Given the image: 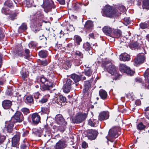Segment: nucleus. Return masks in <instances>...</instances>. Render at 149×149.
Instances as JSON below:
<instances>
[{"instance_id": "nucleus-1", "label": "nucleus", "mask_w": 149, "mask_h": 149, "mask_svg": "<svg viewBox=\"0 0 149 149\" xmlns=\"http://www.w3.org/2000/svg\"><path fill=\"white\" fill-rule=\"evenodd\" d=\"M120 129L118 127H113L109 131L108 135L106 137L108 141L113 142L114 139L117 137L120 134Z\"/></svg>"}, {"instance_id": "nucleus-2", "label": "nucleus", "mask_w": 149, "mask_h": 149, "mask_svg": "<svg viewBox=\"0 0 149 149\" xmlns=\"http://www.w3.org/2000/svg\"><path fill=\"white\" fill-rule=\"evenodd\" d=\"M33 19L36 21V23L37 24L36 27L38 28L37 29L35 27V31H38L40 30V26H42V24L43 22L44 19L43 15L42 14L40 11H38L34 15Z\"/></svg>"}, {"instance_id": "nucleus-3", "label": "nucleus", "mask_w": 149, "mask_h": 149, "mask_svg": "<svg viewBox=\"0 0 149 149\" xmlns=\"http://www.w3.org/2000/svg\"><path fill=\"white\" fill-rule=\"evenodd\" d=\"M102 15L104 16L111 17L114 15L118 16V14L114 10L113 8L109 5H106L104 7Z\"/></svg>"}, {"instance_id": "nucleus-4", "label": "nucleus", "mask_w": 149, "mask_h": 149, "mask_svg": "<svg viewBox=\"0 0 149 149\" xmlns=\"http://www.w3.org/2000/svg\"><path fill=\"white\" fill-rule=\"evenodd\" d=\"M43 4L42 5L45 10L47 11H50L54 3L52 0H43Z\"/></svg>"}, {"instance_id": "nucleus-5", "label": "nucleus", "mask_w": 149, "mask_h": 149, "mask_svg": "<svg viewBox=\"0 0 149 149\" xmlns=\"http://www.w3.org/2000/svg\"><path fill=\"white\" fill-rule=\"evenodd\" d=\"M120 70L121 72H125L130 75H132L134 72V71L132 70L130 68L124 64H120Z\"/></svg>"}, {"instance_id": "nucleus-6", "label": "nucleus", "mask_w": 149, "mask_h": 149, "mask_svg": "<svg viewBox=\"0 0 149 149\" xmlns=\"http://www.w3.org/2000/svg\"><path fill=\"white\" fill-rule=\"evenodd\" d=\"M143 52L139 54L134 60V63L136 65L143 63L145 60V56Z\"/></svg>"}, {"instance_id": "nucleus-7", "label": "nucleus", "mask_w": 149, "mask_h": 149, "mask_svg": "<svg viewBox=\"0 0 149 149\" xmlns=\"http://www.w3.org/2000/svg\"><path fill=\"white\" fill-rule=\"evenodd\" d=\"M15 119L14 121L17 122H22L24 120V118L22 114L20 112H17L15 113L13 117L11 118V120L12 121Z\"/></svg>"}, {"instance_id": "nucleus-8", "label": "nucleus", "mask_w": 149, "mask_h": 149, "mask_svg": "<svg viewBox=\"0 0 149 149\" xmlns=\"http://www.w3.org/2000/svg\"><path fill=\"white\" fill-rule=\"evenodd\" d=\"M87 117V114L86 113H80L75 117L74 121L76 123H81L86 119Z\"/></svg>"}, {"instance_id": "nucleus-9", "label": "nucleus", "mask_w": 149, "mask_h": 149, "mask_svg": "<svg viewBox=\"0 0 149 149\" xmlns=\"http://www.w3.org/2000/svg\"><path fill=\"white\" fill-rule=\"evenodd\" d=\"M14 123L11 120L9 121H6L5 122V125L4 131H6L8 132H12L13 127Z\"/></svg>"}, {"instance_id": "nucleus-10", "label": "nucleus", "mask_w": 149, "mask_h": 149, "mask_svg": "<svg viewBox=\"0 0 149 149\" xmlns=\"http://www.w3.org/2000/svg\"><path fill=\"white\" fill-rule=\"evenodd\" d=\"M56 121L57 123L61 125L65 126L67 125V122L61 115H58L56 117Z\"/></svg>"}, {"instance_id": "nucleus-11", "label": "nucleus", "mask_w": 149, "mask_h": 149, "mask_svg": "<svg viewBox=\"0 0 149 149\" xmlns=\"http://www.w3.org/2000/svg\"><path fill=\"white\" fill-rule=\"evenodd\" d=\"M109 113L108 111H103L100 113L99 116V120L100 121L105 120L108 119Z\"/></svg>"}, {"instance_id": "nucleus-12", "label": "nucleus", "mask_w": 149, "mask_h": 149, "mask_svg": "<svg viewBox=\"0 0 149 149\" xmlns=\"http://www.w3.org/2000/svg\"><path fill=\"white\" fill-rule=\"evenodd\" d=\"M32 122L34 125L37 124L40 121V117L37 113H34L31 115Z\"/></svg>"}, {"instance_id": "nucleus-13", "label": "nucleus", "mask_w": 149, "mask_h": 149, "mask_svg": "<svg viewBox=\"0 0 149 149\" xmlns=\"http://www.w3.org/2000/svg\"><path fill=\"white\" fill-rule=\"evenodd\" d=\"M20 139V136L19 134L15 135L12 138V143L13 147H17L19 145Z\"/></svg>"}, {"instance_id": "nucleus-14", "label": "nucleus", "mask_w": 149, "mask_h": 149, "mask_svg": "<svg viewBox=\"0 0 149 149\" xmlns=\"http://www.w3.org/2000/svg\"><path fill=\"white\" fill-rule=\"evenodd\" d=\"M113 30V29L109 26H104L102 29L103 32L105 34L108 36H110Z\"/></svg>"}, {"instance_id": "nucleus-15", "label": "nucleus", "mask_w": 149, "mask_h": 149, "mask_svg": "<svg viewBox=\"0 0 149 149\" xmlns=\"http://www.w3.org/2000/svg\"><path fill=\"white\" fill-rule=\"evenodd\" d=\"M144 77L145 79L148 81L146 84H145L144 88L149 89V69H147L144 73Z\"/></svg>"}, {"instance_id": "nucleus-16", "label": "nucleus", "mask_w": 149, "mask_h": 149, "mask_svg": "<svg viewBox=\"0 0 149 149\" xmlns=\"http://www.w3.org/2000/svg\"><path fill=\"white\" fill-rule=\"evenodd\" d=\"M12 105L11 102L8 100H4L2 102V105L5 109H8L10 108Z\"/></svg>"}, {"instance_id": "nucleus-17", "label": "nucleus", "mask_w": 149, "mask_h": 149, "mask_svg": "<svg viewBox=\"0 0 149 149\" xmlns=\"http://www.w3.org/2000/svg\"><path fill=\"white\" fill-rule=\"evenodd\" d=\"M65 147V142L64 141L59 140L56 144L54 147L56 149H63Z\"/></svg>"}, {"instance_id": "nucleus-18", "label": "nucleus", "mask_w": 149, "mask_h": 149, "mask_svg": "<svg viewBox=\"0 0 149 149\" xmlns=\"http://www.w3.org/2000/svg\"><path fill=\"white\" fill-rule=\"evenodd\" d=\"M96 132L93 130L89 131L88 134V138L90 140H94L96 137Z\"/></svg>"}, {"instance_id": "nucleus-19", "label": "nucleus", "mask_w": 149, "mask_h": 149, "mask_svg": "<svg viewBox=\"0 0 149 149\" xmlns=\"http://www.w3.org/2000/svg\"><path fill=\"white\" fill-rule=\"evenodd\" d=\"M108 72L112 75H115L116 74V70L115 66L110 65L107 68Z\"/></svg>"}, {"instance_id": "nucleus-20", "label": "nucleus", "mask_w": 149, "mask_h": 149, "mask_svg": "<svg viewBox=\"0 0 149 149\" xmlns=\"http://www.w3.org/2000/svg\"><path fill=\"white\" fill-rule=\"evenodd\" d=\"M93 79H91L90 80V82L89 81H85L84 86V89H83V92L84 93H85L87 92L91 87V83L93 81Z\"/></svg>"}, {"instance_id": "nucleus-21", "label": "nucleus", "mask_w": 149, "mask_h": 149, "mask_svg": "<svg viewBox=\"0 0 149 149\" xmlns=\"http://www.w3.org/2000/svg\"><path fill=\"white\" fill-rule=\"evenodd\" d=\"M119 58L120 60L121 61H128L130 59V56L127 53H124L121 54Z\"/></svg>"}, {"instance_id": "nucleus-22", "label": "nucleus", "mask_w": 149, "mask_h": 149, "mask_svg": "<svg viewBox=\"0 0 149 149\" xmlns=\"http://www.w3.org/2000/svg\"><path fill=\"white\" fill-rule=\"evenodd\" d=\"M88 123L89 125L91 126L96 127L97 126L98 121L96 119H91L88 121Z\"/></svg>"}, {"instance_id": "nucleus-23", "label": "nucleus", "mask_w": 149, "mask_h": 149, "mask_svg": "<svg viewBox=\"0 0 149 149\" xmlns=\"http://www.w3.org/2000/svg\"><path fill=\"white\" fill-rule=\"evenodd\" d=\"M93 27V23L91 21H87L84 25V27L88 30L92 29Z\"/></svg>"}, {"instance_id": "nucleus-24", "label": "nucleus", "mask_w": 149, "mask_h": 149, "mask_svg": "<svg viewBox=\"0 0 149 149\" xmlns=\"http://www.w3.org/2000/svg\"><path fill=\"white\" fill-rule=\"evenodd\" d=\"M113 35L115 38H118L122 35V32L119 29H115L113 30Z\"/></svg>"}, {"instance_id": "nucleus-25", "label": "nucleus", "mask_w": 149, "mask_h": 149, "mask_svg": "<svg viewBox=\"0 0 149 149\" xmlns=\"http://www.w3.org/2000/svg\"><path fill=\"white\" fill-rule=\"evenodd\" d=\"M99 95L102 99L104 100L107 97V93L105 91L101 90L99 91Z\"/></svg>"}, {"instance_id": "nucleus-26", "label": "nucleus", "mask_w": 149, "mask_h": 149, "mask_svg": "<svg viewBox=\"0 0 149 149\" xmlns=\"http://www.w3.org/2000/svg\"><path fill=\"white\" fill-rule=\"evenodd\" d=\"M71 78L75 82H77L81 80V77L77 74H73L71 76Z\"/></svg>"}, {"instance_id": "nucleus-27", "label": "nucleus", "mask_w": 149, "mask_h": 149, "mask_svg": "<svg viewBox=\"0 0 149 149\" xmlns=\"http://www.w3.org/2000/svg\"><path fill=\"white\" fill-rule=\"evenodd\" d=\"M83 48L86 51H90L91 47L90 43L86 42L84 44Z\"/></svg>"}, {"instance_id": "nucleus-28", "label": "nucleus", "mask_w": 149, "mask_h": 149, "mask_svg": "<svg viewBox=\"0 0 149 149\" xmlns=\"http://www.w3.org/2000/svg\"><path fill=\"white\" fill-rule=\"evenodd\" d=\"M143 8H149V0H143Z\"/></svg>"}, {"instance_id": "nucleus-29", "label": "nucleus", "mask_w": 149, "mask_h": 149, "mask_svg": "<svg viewBox=\"0 0 149 149\" xmlns=\"http://www.w3.org/2000/svg\"><path fill=\"white\" fill-rule=\"evenodd\" d=\"M93 72L92 70L90 68H87L85 70L84 74L86 76L89 77L91 76Z\"/></svg>"}, {"instance_id": "nucleus-30", "label": "nucleus", "mask_w": 149, "mask_h": 149, "mask_svg": "<svg viewBox=\"0 0 149 149\" xmlns=\"http://www.w3.org/2000/svg\"><path fill=\"white\" fill-rule=\"evenodd\" d=\"M47 52L45 50H41L39 53V56L42 58H45L47 55Z\"/></svg>"}, {"instance_id": "nucleus-31", "label": "nucleus", "mask_w": 149, "mask_h": 149, "mask_svg": "<svg viewBox=\"0 0 149 149\" xmlns=\"http://www.w3.org/2000/svg\"><path fill=\"white\" fill-rule=\"evenodd\" d=\"M71 88V86H66L65 85H64L63 89L64 93H68L70 91Z\"/></svg>"}, {"instance_id": "nucleus-32", "label": "nucleus", "mask_w": 149, "mask_h": 149, "mask_svg": "<svg viewBox=\"0 0 149 149\" xmlns=\"http://www.w3.org/2000/svg\"><path fill=\"white\" fill-rule=\"evenodd\" d=\"M75 42L77 45H79L80 42L82 40L81 38L78 36H74Z\"/></svg>"}, {"instance_id": "nucleus-33", "label": "nucleus", "mask_w": 149, "mask_h": 149, "mask_svg": "<svg viewBox=\"0 0 149 149\" xmlns=\"http://www.w3.org/2000/svg\"><path fill=\"white\" fill-rule=\"evenodd\" d=\"M81 6L82 5L78 3H74L73 4V9L75 10H79Z\"/></svg>"}, {"instance_id": "nucleus-34", "label": "nucleus", "mask_w": 149, "mask_h": 149, "mask_svg": "<svg viewBox=\"0 0 149 149\" xmlns=\"http://www.w3.org/2000/svg\"><path fill=\"white\" fill-rule=\"evenodd\" d=\"M49 95H45L40 100V102L42 103H45L47 101L48 98H49Z\"/></svg>"}, {"instance_id": "nucleus-35", "label": "nucleus", "mask_w": 149, "mask_h": 149, "mask_svg": "<svg viewBox=\"0 0 149 149\" xmlns=\"http://www.w3.org/2000/svg\"><path fill=\"white\" fill-rule=\"evenodd\" d=\"M71 65L72 64L70 62V61L68 60L66 61L65 62V63L64 65L65 67V69H67L68 68H70Z\"/></svg>"}, {"instance_id": "nucleus-36", "label": "nucleus", "mask_w": 149, "mask_h": 149, "mask_svg": "<svg viewBox=\"0 0 149 149\" xmlns=\"http://www.w3.org/2000/svg\"><path fill=\"white\" fill-rule=\"evenodd\" d=\"M137 129L139 130H143L144 129L146 126L143 125L142 123L141 122L139 123L137 126Z\"/></svg>"}, {"instance_id": "nucleus-37", "label": "nucleus", "mask_w": 149, "mask_h": 149, "mask_svg": "<svg viewBox=\"0 0 149 149\" xmlns=\"http://www.w3.org/2000/svg\"><path fill=\"white\" fill-rule=\"evenodd\" d=\"M21 111L26 115H27L30 113L29 109L27 108H23L21 109Z\"/></svg>"}, {"instance_id": "nucleus-38", "label": "nucleus", "mask_w": 149, "mask_h": 149, "mask_svg": "<svg viewBox=\"0 0 149 149\" xmlns=\"http://www.w3.org/2000/svg\"><path fill=\"white\" fill-rule=\"evenodd\" d=\"M41 111L45 113L48 114L49 112V109L48 107L41 108Z\"/></svg>"}, {"instance_id": "nucleus-39", "label": "nucleus", "mask_w": 149, "mask_h": 149, "mask_svg": "<svg viewBox=\"0 0 149 149\" xmlns=\"http://www.w3.org/2000/svg\"><path fill=\"white\" fill-rule=\"evenodd\" d=\"M131 48H134V49H137L139 47V45L137 42H134L131 44Z\"/></svg>"}, {"instance_id": "nucleus-40", "label": "nucleus", "mask_w": 149, "mask_h": 149, "mask_svg": "<svg viewBox=\"0 0 149 149\" xmlns=\"http://www.w3.org/2000/svg\"><path fill=\"white\" fill-rule=\"evenodd\" d=\"M146 117L149 119V107H147L145 110Z\"/></svg>"}, {"instance_id": "nucleus-41", "label": "nucleus", "mask_w": 149, "mask_h": 149, "mask_svg": "<svg viewBox=\"0 0 149 149\" xmlns=\"http://www.w3.org/2000/svg\"><path fill=\"white\" fill-rule=\"evenodd\" d=\"M27 143H26V140H24L23 141V143L21 146V149H26L27 147Z\"/></svg>"}, {"instance_id": "nucleus-42", "label": "nucleus", "mask_w": 149, "mask_h": 149, "mask_svg": "<svg viewBox=\"0 0 149 149\" xmlns=\"http://www.w3.org/2000/svg\"><path fill=\"white\" fill-rule=\"evenodd\" d=\"M4 4L5 5L9 7H11L13 5L12 3L10 0H8L5 1Z\"/></svg>"}, {"instance_id": "nucleus-43", "label": "nucleus", "mask_w": 149, "mask_h": 149, "mask_svg": "<svg viewBox=\"0 0 149 149\" xmlns=\"http://www.w3.org/2000/svg\"><path fill=\"white\" fill-rule=\"evenodd\" d=\"M15 91L13 90L12 89H9L7 92V94L8 95L11 96L12 95L14 96V93Z\"/></svg>"}, {"instance_id": "nucleus-44", "label": "nucleus", "mask_w": 149, "mask_h": 149, "mask_svg": "<svg viewBox=\"0 0 149 149\" xmlns=\"http://www.w3.org/2000/svg\"><path fill=\"white\" fill-rule=\"evenodd\" d=\"M14 96L17 97V101L21 102L22 100V98L21 97V95H19L18 93H16L15 94H14Z\"/></svg>"}, {"instance_id": "nucleus-45", "label": "nucleus", "mask_w": 149, "mask_h": 149, "mask_svg": "<svg viewBox=\"0 0 149 149\" xmlns=\"http://www.w3.org/2000/svg\"><path fill=\"white\" fill-rule=\"evenodd\" d=\"M25 53L26 54V55H24V58L27 59L28 58L30 55V51L29 49H26L25 50Z\"/></svg>"}, {"instance_id": "nucleus-46", "label": "nucleus", "mask_w": 149, "mask_h": 149, "mask_svg": "<svg viewBox=\"0 0 149 149\" xmlns=\"http://www.w3.org/2000/svg\"><path fill=\"white\" fill-rule=\"evenodd\" d=\"M74 62L75 65L77 66H79L82 63L81 61L77 59H74Z\"/></svg>"}, {"instance_id": "nucleus-47", "label": "nucleus", "mask_w": 149, "mask_h": 149, "mask_svg": "<svg viewBox=\"0 0 149 149\" xmlns=\"http://www.w3.org/2000/svg\"><path fill=\"white\" fill-rule=\"evenodd\" d=\"M47 81V79L44 76L40 78V81L43 84H45Z\"/></svg>"}, {"instance_id": "nucleus-48", "label": "nucleus", "mask_w": 149, "mask_h": 149, "mask_svg": "<svg viewBox=\"0 0 149 149\" xmlns=\"http://www.w3.org/2000/svg\"><path fill=\"white\" fill-rule=\"evenodd\" d=\"M26 100L28 102L31 103L33 100V97L31 96H27L26 98Z\"/></svg>"}, {"instance_id": "nucleus-49", "label": "nucleus", "mask_w": 149, "mask_h": 149, "mask_svg": "<svg viewBox=\"0 0 149 149\" xmlns=\"http://www.w3.org/2000/svg\"><path fill=\"white\" fill-rule=\"evenodd\" d=\"M59 99L61 101L63 102H65L66 101V98L63 96L62 95H60L59 96Z\"/></svg>"}, {"instance_id": "nucleus-50", "label": "nucleus", "mask_w": 149, "mask_h": 149, "mask_svg": "<svg viewBox=\"0 0 149 149\" xmlns=\"http://www.w3.org/2000/svg\"><path fill=\"white\" fill-rule=\"evenodd\" d=\"M36 46L35 43L33 42H31L29 44V47L31 48H34Z\"/></svg>"}, {"instance_id": "nucleus-51", "label": "nucleus", "mask_w": 149, "mask_h": 149, "mask_svg": "<svg viewBox=\"0 0 149 149\" xmlns=\"http://www.w3.org/2000/svg\"><path fill=\"white\" fill-rule=\"evenodd\" d=\"M72 82V81L70 79H68L64 85L66 86H71Z\"/></svg>"}, {"instance_id": "nucleus-52", "label": "nucleus", "mask_w": 149, "mask_h": 149, "mask_svg": "<svg viewBox=\"0 0 149 149\" xmlns=\"http://www.w3.org/2000/svg\"><path fill=\"white\" fill-rule=\"evenodd\" d=\"M124 21L125 22L124 24L126 25L130 24V20L129 18L127 17L125 18L124 19Z\"/></svg>"}, {"instance_id": "nucleus-53", "label": "nucleus", "mask_w": 149, "mask_h": 149, "mask_svg": "<svg viewBox=\"0 0 149 149\" xmlns=\"http://www.w3.org/2000/svg\"><path fill=\"white\" fill-rule=\"evenodd\" d=\"M49 87L46 84H45L42 87V90L43 91L49 90Z\"/></svg>"}, {"instance_id": "nucleus-54", "label": "nucleus", "mask_w": 149, "mask_h": 149, "mask_svg": "<svg viewBox=\"0 0 149 149\" xmlns=\"http://www.w3.org/2000/svg\"><path fill=\"white\" fill-rule=\"evenodd\" d=\"M6 137L5 136L3 135H0V144L2 143L4 141Z\"/></svg>"}, {"instance_id": "nucleus-55", "label": "nucleus", "mask_w": 149, "mask_h": 149, "mask_svg": "<svg viewBox=\"0 0 149 149\" xmlns=\"http://www.w3.org/2000/svg\"><path fill=\"white\" fill-rule=\"evenodd\" d=\"M19 28L20 29L23 30H26L27 29L26 25L25 23H23Z\"/></svg>"}, {"instance_id": "nucleus-56", "label": "nucleus", "mask_w": 149, "mask_h": 149, "mask_svg": "<svg viewBox=\"0 0 149 149\" xmlns=\"http://www.w3.org/2000/svg\"><path fill=\"white\" fill-rule=\"evenodd\" d=\"M118 9L120 12H123L125 10V8L124 6L123 5H121L118 6Z\"/></svg>"}, {"instance_id": "nucleus-57", "label": "nucleus", "mask_w": 149, "mask_h": 149, "mask_svg": "<svg viewBox=\"0 0 149 149\" xmlns=\"http://www.w3.org/2000/svg\"><path fill=\"white\" fill-rule=\"evenodd\" d=\"M140 26L142 29H144L146 28L148 26L146 23H142L140 24Z\"/></svg>"}, {"instance_id": "nucleus-58", "label": "nucleus", "mask_w": 149, "mask_h": 149, "mask_svg": "<svg viewBox=\"0 0 149 149\" xmlns=\"http://www.w3.org/2000/svg\"><path fill=\"white\" fill-rule=\"evenodd\" d=\"M26 3V6L28 8H29L31 6L32 4L29 2V0H26L25 1Z\"/></svg>"}, {"instance_id": "nucleus-59", "label": "nucleus", "mask_w": 149, "mask_h": 149, "mask_svg": "<svg viewBox=\"0 0 149 149\" xmlns=\"http://www.w3.org/2000/svg\"><path fill=\"white\" fill-rule=\"evenodd\" d=\"M40 95V94L38 92H37L36 93H34L33 94V96L36 99H37L38 98L39 96Z\"/></svg>"}, {"instance_id": "nucleus-60", "label": "nucleus", "mask_w": 149, "mask_h": 149, "mask_svg": "<svg viewBox=\"0 0 149 149\" xmlns=\"http://www.w3.org/2000/svg\"><path fill=\"white\" fill-rule=\"evenodd\" d=\"M68 30L69 31H74V29L72 25H70L68 28Z\"/></svg>"}, {"instance_id": "nucleus-61", "label": "nucleus", "mask_w": 149, "mask_h": 149, "mask_svg": "<svg viewBox=\"0 0 149 149\" xmlns=\"http://www.w3.org/2000/svg\"><path fill=\"white\" fill-rule=\"evenodd\" d=\"M40 62L41 64L43 66H46L48 64V63L46 60L41 61Z\"/></svg>"}, {"instance_id": "nucleus-62", "label": "nucleus", "mask_w": 149, "mask_h": 149, "mask_svg": "<svg viewBox=\"0 0 149 149\" xmlns=\"http://www.w3.org/2000/svg\"><path fill=\"white\" fill-rule=\"evenodd\" d=\"M45 84L49 87H52V82L51 81L50 82L47 80Z\"/></svg>"}, {"instance_id": "nucleus-63", "label": "nucleus", "mask_w": 149, "mask_h": 149, "mask_svg": "<svg viewBox=\"0 0 149 149\" xmlns=\"http://www.w3.org/2000/svg\"><path fill=\"white\" fill-rule=\"evenodd\" d=\"M82 146L83 148H85L87 147L88 144L85 142L84 141L82 143Z\"/></svg>"}, {"instance_id": "nucleus-64", "label": "nucleus", "mask_w": 149, "mask_h": 149, "mask_svg": "<svg viewBox=\"0 0 149 149\" xmlns=\"http://www.w3.org/2000/svg\"><path fill=\"white\" fill-rule=\"evenodd\" d=\"M76 54L77 55L80 56L81 58H82L83 57V54L81 52L79 51H77Z\"/></svg>"}]
</instances>
